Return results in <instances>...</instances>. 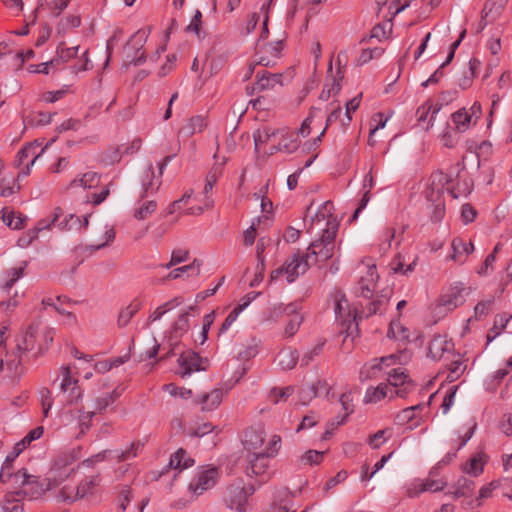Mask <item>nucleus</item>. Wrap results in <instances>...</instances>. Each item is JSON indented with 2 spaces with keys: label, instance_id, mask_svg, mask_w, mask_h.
Returning <instances> with one entry per match:
<instances>
[{
  "label": "nucleus",
  "instance_id": "obj_62",
  "mask_svg": "<svg viewBox=\"0 0 512 512\" xmlns=\"http://www.w3.org/2000/svg\"><path fill=\"white\" fill-rule=\"evenodd\" d=\"M63 396L64 405L72 406L73 404H77L83 398V390L80 385L72 386L68 388L66 391L61 392Z\"/></svg>",
  "mask_w": 512,
  "mask_h": 512
},
{
  "label": "nucleus",
  "instance_id": "obj_10",
  "mask_svg": "<svg viewBox=\"0 0 512 512\" xmlns=\"http://www.w3.org/2000/svg\"><path fill=\"white\" fill-rule=\"evenodd\" d=\"M482 116V105L475 101L469 108L462 107L451 114L453 129L465 133L474 127Z\"/></svg>",
  "mask_w": 512,
  "mask_h": 512
},
{
  "label": "nucleus",
  "instance_id": "obj_11",
  "mask_svg": "<svg viewBox=\"0 0 512 512\" xmlns=\"http://www.w3.org/2000/svg\"><path fill=\"white\" fill-rule=\"evenodd\" d=\"M253 486H245L242 481H237L226 488L224 501L230 509L245 512L248 498L254 493Z\"/></svg>",
  "mask_w": 512,
  "mask_h": 512
},
{
  "label": "nucleus",
  "instance_id": "obj_12",
  "mask_svg": "<svg viewBox=\"0 0 512 512\" xmlns=\"http://www.w3.org/2000/svg\"><path fill=\"white\" fill-rule=\"evenodd\" d=\"M311 265L306 255L295 254L287 259L282 267L271 273V279L276 280L285 276L287 282L292 283L299 275L304 274Z\"/></svg>",
  "mask_w": 512,
  "mask_h": 512
},
{
  "label": "nucleus",
  "instance_id": "obj_16",
  "mask_svg": "<svg viewBox=\"0 0 512 512\" xmlns=\"http://www.w3.org/2000/svg\"><path fill=\"white\" fill-rule=\"evenodd\" d=\"M270 457L264 453H253L248 460L246 468L249 477H257L260 483L268 481L273 472L270 469Z\"/></svg>",
  "mask_w": 512,
  "mask_h": 512
},
{
  "label": "nucleus",
  "instance_id": "obj_27",
  "mask_svg": "<svg viewBox=\"0 0 512 512\" xmlns=\"http://www.w3.org/2000/svg\"><path fill=\"white\" fill-rule=\"evenodd\" d=\"M452 254L449 258L456 263L464 264L467 257L474 251V245L470 242H465L462 238L456 237L451 242Z\"/></svg>",
  "mask_w": 512,
  "mask_h": 512
},
{
  "label": "nucleus",
  "instance_id": "obj_43",
  "mask_svg": "<svg viewBox=\"0 0 512 512\" xmlns=\"http://www.w3.org/2000/svg\"><path fill=\"white\" fill-rule=\"evenodd\" d=\"M299 360L297 350L292 348H284L277 355L278 365L283 370L293 369Z\"/></svg>",
  "mask_w": 512,
  "mask_h": 512
},
{
  "label": "nucleus",
  "instance_id": "obj_35",
  "mask_svg": "<svg viewBox=\"0 0 512 512\" xmlns=\"http://www.w3.org/2000/svg\"><path fill=\"white\" fill-rule=\"evenodd\" d=\"M283 49L282 41H276L273 43H268L264 45L261 50L262 54H270L272 58H269L265 55H262L258 58L257 64L268 67L275 64V60L280 57L281 51Z\"/></svg>",
  "mask_w": 512,
  "mask_h": 512
},
{
  "label": "nucleus",
  "instance_id": "obj_34",
  "mask_svg": "<svg viewBox=\"0 0 512 512\" xmlns=\"http://www.w3.org/2000/svg\"><path fill=\"white\" fill-rule=\"evenodd\" d=\"M264 440V429L251 427L245 430L242 443L247 450H254L260 448Z\"/></svg>",
  "mask_w": 512,
  "mask_h": 512
},
{
  "label": "nucleus",
  "instance_id": "obj_19",
  "mask_svg": "<svg viewBox=\"0 0 512 512\" xmlns=\"http://www.w3.org/2000/svg\"><path fill=\"white\" fill-rule=\"evenodd\" d=\"M364 269L365 271L362 272L363 274L358 281L356 292L362 297L369 299L376 290L379 275L375 265H366Z\"/></svg>",
  "mask_w": 512,
  "mask_h": 512
},
{
  "label": "nucleus",
  "instance_id": "obj_26",
  "mask_svg": "<svg viewBox=\"0 0 512 512\" xmlns=\"http://www.w3.org/2000/svg\"><path fill=\"white\" fill-rule=\"evenodd\" d=\"M48 490L46 480L41 483L36 476L32 475L29 481L26 482L23 490H18L16 492L22 499L27 498L29 500H34L40 498Z\"/></svg>",
  "mask_w": 512,
  "mask_h": 512
},
{
  "label": "nucleus",
  "instance_id": "obj_44",
  "mask_svg": "<svg viewBox=\"0 0 512 512\" xmlns=\"http://www.w3.org/2000/svg\"><path fill=\"white\" fill-rule=\"evenodd\" d=\"M194 465V460L188 456L186 450L180 448L171 455L169 467L182 471Z\"/></svg>",
  "mask_w": 512,
  "mask_h": 512
},
{
  "label": "nucleus",
  "instance_id": "obj_42",
  "mask_svg": "<svg viewBox=\"0 0 512 512\" xmlns=\"http://www.w3.org/2000/svg\"><path fill=\"white\" fill-rule=\"evenodd\" d=\"M512 370V356L505 362L504 367L499 368L493 374H491L485 384L488 390H495L501 381L511 372Z\"/></svg>",
  "mask_w": 512,
  "mask_h": 512
},
{
  "label": "nucleus",
  "instance_id": "obj_15",
  "mask_svg": "<svg viewBox=\"0 0 512 512\" xmlns=\"http://www.w3.org/2000/svg\"><path fill=\"white\" fill-rule=\"evenodd\" d=\"M40 145L37 142L29 143L18 151L15 158V166L20 169L17 180L29 175L31 167L44 152V148H40Z\"/></svg>",
  "mask_w": 512,
  "mask_h": 512
},
{
  "label": "nucleus",
  "instance_id": "obj_23",
  "mask_svg": "<svg viewBox=\"0 0 512 512\" xmlns=\"http://www.w3.org/2000/svg\"><path fill=\"white\" fill-rule=\"evenodd\" d=\"M440 109L441 106L438 103L432 100L425 101L416 111L418 125L422 126L425 130H429L434 125Z\"/></svg>",
  "mask_w": 512,
  "mask_h": 512
},
{
  "label": "nucleus",
  "instance_id": "obj_49",
  "mask_svg": "<svg viewBox=\"0 0 512 512\" xmlns=\"http://www.w3.org/2000/svg\"><path fill=\"white\" fill-rule=\"evenodd\" d=\"M417 256L411 261L408 265L405 264V258L401 254L396 255L390 262V269L394 273H399L402 275H408L413 272L417 265Z\"/></svg>",
  "mask_w": 512,
  "mask_h": 512
},
{
  "label": "nucleus",
  "instance_id": "obj_54",
  "mask_svg": "<svg viewBox=\"0 0 512 512\" xmlns=\"http://www.w3.org/2000/svg\"><path fill=\"white\" fill-rule=\"evenodd\" d=\"M434 395L435 394L430 395L429 401L427 404H417V405L410 406V407L403 409L400 412V414L398 415V418L404 422V421H411L417 417H421L420 413L423 410L428 409L429 404H430L431 400L433 399Z\"/></svg>",
  "mask_w": 512,
  "mask_h": 512
},
{
  "label": "nucleus",
  "instance_id": "obj_56",
  "mask_svg": "<svg viewBox=\"0 0 512 512\" xmlns=\"http://www.w3.org/2000/svg\"><path fill=\"white\" fill-rule=\"evenodd\" d=\"M140 450V444L131 443L125 450H112V460L123 462L135 458Z\"/></svg>",
  "mask_w": 512,
  "mask_h": 512
},
{
  "label": "nucleus",
  "instance_id": "obj_36",
  "mask_svg": "<svg viewBox=\"0 0 512 512\" xmlns=\"http://www.w3.org/2000/svg\"><path fill=\"white\" fill-rule=\"evenodd\" d=\"M68 4L69 0H39L35 10L33 11L31 22H36L39 13L44 9H49L55 16H58L67 8Z\"/></svg>",
  "mask_w": 512,
  "mask_h": 512
},
{
  "label": "nucleus",
  "instance_id": "obj_61",
  "mask_svg": "<svg viewBox=\"0 0 512 512\" xmlns=\"http://www.w3.org/2000/svg\"><path fill=\"white\" fill-rule=\"evenodd\" d=\"M122 391L118 388L114 389L110 393H106L102 395L101 397L96 398L95 400V408L98 411L105 410L107 407H109L111 404H113L117 398L120 397Z\"/></svg>",
  "mask_w": 512,
  "mask_h": 512
},
{
  "label": "nucleus",
  "instance_id": "obj_47",
  "mask_svg": "<svg viewBox=\"0 0 512 512\" xmlns=\"http://www.w3.org/2000/svg\"><path fill=\"white\" fill-rule=\"evenodd\" d=\"M79 52V46L74 47H66L65 43H60L56 50V56L53 58V60L57 61V69L60 70L62 64L67 63L71 61L72 59L76 58Z\"/></svg>",
  "mask_w": 512,
  "mask_h": 512
},
{
  "label": "nucleus",
  "instance_id": "obj_41",
  "mask_svg": "<svg viewBox=\"0 0 512 512\" xmlns=\"http://www.w3.org/2000/svg\"><path fill=\"white\" fill-rule=\"evenodd\" d=\"M269 512H295L292 495L286 490L280 491Z\"/></svg>",
  "mask_w": 512,
  "mask_h": 512
},
{
  "label": "nucleus",
  "instance_id": "obj_29",
  "mask_svg": "<svg viewBox=\"0 0 512 512\" xmlns=\"http://www.w3.org/2000/svg\"><path fill=\"white\" fill-rule=\"evenodd\" d=\"M445 488V483L442 480L427 479L425 481H416L411 484L407 489V495L410 498L418 496L425 491L437 492Z\"/></svg>",
  "mask_w": 512,
  "mask_h": 512
},
{
  "label": "nucleus",
  "instance_id": "obj_45",
  "mask_svg": "<svg viewBox=\"0 0 512 512\" xmlns=\"http://www.w3.org/2000/svg\"><path fill=\"white\" fill-rule=\"evenodd\" d=\"M475 487V483L472 480H469L465 477H461L452 491H449L448 494L452 495L455 499L458 498H470L473 494Z\"/></svg>",
  "mask_w": 512,
  "mask_h": 512
},
{
  "label": "nucleus",
  "instance_id": "obj_17",
  "mask_svg": "<svg viewBox=\"0 0 512 512\" xmlns=\"http://www.w3.org/2000/svg\"><path fill=\"white\" fill-rule=\"evenodd\" d=\"M219 471L215 467L201 469L193 481L190 482L188 490L195 496L203 494L211 489L217 482Z\"/></svg>",
  "mask_w": 512,
  "mask_h": 512
},
{
  "label": "nucleus",
  "instance_id": "obj_64",
  "mask_svg": "<svg viewBox=\"0 0 512 512\" xmlns=\"http://www.w3.org/2000/svg\"><path fill=\"white\" fill-rule=\"evenodd\" d=\"M318 390L316 384H304L298 391V398L302 405H307L317 396Z\"/></svg>",
  "mask_w": 512,
  "mask_h": 512
},
{
  "label": "nucleus",
  "instance_id": "obj_60",
  "mask_svg": "<svg viewBox=\"0 0 512 512\" xmlns=\"http://www.w3.org/2000/svg\"><path fill=\"white\" fill-rule=\"evenodd\" d=\"M510 319H512V315L510 317L500 316L499 318L495 319L494 326L487 332L486 335L487 344L491 343L504 331Z\"/></svg>",
  "mask_w": 512,
  "mask_h": 512
},
{
  "label": "nucleus",
  "instance_id": "obj_46",
  "mask_svg": "<svg viewBox=\"0 0 512 512\" xmlns=\"http://www.w3.org/2000/svg\"><path fill=\"white\" fill-rule=\"evenodd\" d=\"M80 24L81 17L79 14H68L59 20L56 26V32L58 35L65 36L70 31L79 27Z\"/></svg>",
  "mask_w": 512,
  "mask_h": 512
},
{
  "label": "nucleus",
  "instance_id": "obj_57",
  "mask_svg": "<svg viewBox=\"0 0 512 512\" xmlns=\"http://www.w3.org/2000/svg\"><path fill=\"white\" fill-rule=\"evenodd\" d=\"M157 209V202L154 200H146L139 204L134 210V218L137 220H145L149 218Z\"/></svg>",
  "mask_w": 512,
  "mask_h": 512
},
{
  "label": "nucleus",
  "instance_id": "obj_32",
  "mask_svg": "<svg viewBox=\"0 0 512 512\" xmlns=\"http://www.w3.org/2000/svg\"><path fill=\"white\" fill-rule=\"evenodd\" d=\"M100 183V176L98 173L89 171L82 175L75 177L69 185L67 186L68 190H74L77 188H82L84 190L95 188Z\"/></svg>",
  "mask_w": 512,
  "mask_h": 512
},
{
  "label": "nucleus",
  "instance_id": "obj_37",
  "mask_svg": "<svg viewBox=\"0 0 512 512\" xmlns=\"http://www.w3.org/2000/svg\"><path fill=\"white\" fill-rule=\"evenodd\" d=\"M56 381L60 382V392L66 391L68 388H71L72 386H76L79 384L77 373L73 371V367L69 364L62 365L59 368Z\"/></svg>",
  "mask_w": 512,
  "mask_h": 512
},
{
  "label": "nucleus",
  "instance_id": "obj_51",
  "mask_svg": "<svg viewBox=\"0 0 512 512\" xmlns=\"http://www.w3.org/2000/svg\"><path fill=\"white\" fill-rule=\"evenodd\" d=\"M387 336L391 339L404 342L409 339L410 332L409 329L401 323L400 319H393L390 322Z\"/></svg>",
  "mask_w": 512,
  "mask_h": 512
},
{
  "label": "nucleus",
  "instance_id": "obj_33",
  "mask_svg": "<svg viewBox=\"0 0 512 512\" xmlns=\"http://www.w3.org/2000/svg\"><path fill=\"white\" fill-rule=\"evenodd\" d=\"M223 390L213 389L209 393L197 397L196 402L201 405L203 411H213L219 407L223 400Z\"/></svg>",
  "mask_w": 512,
  "mask_h": 512
},
{
  "label": "nucleus",
  "instance_id": "obj_13",
  "mask_svg": "<svg viewBox=\"0 0 512 512\" xmlns=\"http://www.w3.org/2000/svg\"><path fill=\"white\" fill-rule=\"evenodd\" d=\"M173 156L169 155L163 158L161 162L158 164V173L156 174L152 165H149L143 172L141 176V187L142 193L141 198L147 197L149 195H154L160 188L162 183V175L172 160Z\"/></svg>",
  "mask_w": 512,
  "mask_h": 512
},
{
  "label": "nucleus",
  "instance_id": "obj_22",
  "mask_svg": "<svg viewBox=\"0 0 512 512\" xmlns=\"http://www.w3.org/2000/svg\"><path fill=\"white\" fill-rule=\"evenodd\" d=\"M405 356L404 353L400 355L391 354L388 356H383L379 359H374V361L370 365H365L360 371L361 379H370L377 377V372H380L384 369V367H389L391 365H395L398 362L400 363V358Z\"/></svg>",
  "mask_w": 512,
  "mask_h": 512
},
{
  "label": "nucleus",
  "instance_id": "obj_39",
  "mask_svg": "<svg viewBox=\"0 0 512 512\" xmlns=\"http://www.w3.org/2000/svg\"><path fill=\"white\" fill-rule=\"evenodd\" d=\"M207 127V120L203 115H196L189 118L185 125H183L179 134L184 137H191L196 133L202 132Z\"/></svg>",
  "mask_w": 512,
  "mask_h": 512
},
{
  "label": "nucleus",
  "instance_id": "obj_59",
  "mask_svg": "<svg viewBox=\"0 0 512 512\" xmlns=\"http://www.w3.org/2000/svg\"><path fill=\"white\" fill-rule=\"evenodd\" d=\"M294 393L292 386L287 387H274L268 394V399L273 404L285 402Z\"/></svg>",
  "mask_w": 512,
  "mask_h": 512
},
{
  "label": "nucleus",
  "instance_id": "obj_63",
  "mask_svg": "<svg viewBox=\"0 0 512 512\" xmlns=\"http://www.w3.org/2000/svg\"><path fill=\"white\" fill-rule=\"evenodd\" d=\"M18 293L15 292L13 296H11L6 301L0 302V316L4 318L11 319L12 313L19 306Z\"/></svg>",
  "mask_w": 512,
  "mask_h": 512
},
{
  "label": "nucleus",
  "instance_id": "obj_21",
  "mask_svg": "<svg viewBox=\"0 0 512 512\" xmlns=\"http://www.w3.org/2000/svg\"><path fill=\"white\" fill-rule=\"evenodd\" d=\"M465 286L463 283H455L449 290L439 298V306L447 311H452L465 302Z\"/></svg>",
  "mask_w": 512,
  "mask_h": 512
},
{
  "label": "nucleus",
  "instance_id": "obj_53",
  "mask_svg": "<svg viewBox=\"0 0 512 512\" xmlns=\"http://www.w3.org/2000/svg\"><path fill=\"white\" fill-rule=\"evenodd\" d=\"M323 118L322 111L320 108H312L309 112V115L302 122L298 132L296 135H300L302 137H307L311 131V125L319 120L321 122Z\"/></svg>",
  "mask_w": 512,
  "mask_h": 512
},
{
  "label": "nucleus",
  "instance_id": "obj_6",
  "mask_svg": "<svg viewBox=\"0 0 512 512\" xmlns=\"http://www.w3.org/2000/svg\"><path fill=\"white\" fill-rule=\"evenodd\" d=\"M432 177L433 182L438 181L453 198L467 196L472 190V183L460 164L450 167L446 173L437 172Z\"/></svg>",
  "mask_w": 512,
  "mask_h": 512
},
{
  "label": "nucleus",
  "instance_id": "obj_48",
  "mask_svg": "<svg viewBox=\"0 0 512 512\" xmlns=\"http://www.w3.org/2000/svg\"><path fill=\"white\" fill-rule=\"evenodd\" d=\"M0 512H24L22 498L17 495V492L6 494L0 503Z\"/></svg>",
  "mask_w": 512,
  "mask_h": 512
},
{
  "label": "nucleus",
  "instance_id": "obj_4",
  "mask_svg": "<svg viewBox=\"0 0 512 512\" xmlns=\"http://www.w3.org/2000/svg\"><path fill=\"white\" fill-rule=\"evenodd\" d=\"M389 297L388 293L379 294L376 298L369 303L367 307V312L362 311L363 315H359L356 310H351L348 304V300L346 299L344 294L338 293L335 296V307L334 312L336 319L341 322L343 326H347L348 328L352 323H354L359 317L360 319L364 317H369L375 314H382L388 305Z\"/></svg>",
  "mask_w": 512,
  "mask_h": 512
},
{
  "label": "nucleus",
  "instance_id": "obj_14",
  "mask_svg": "<svg viewBox=\"0 0 512 512\" xmlns=\"http://www.w3.org/2000/svg\"><path fill=\"white\" fill-rule=\"evenodd\" d=\"M150 29H139L128 40L124 53L128 64L139 65L145 60L143 47L148 39Z\"/></svg>",
  "mask_w": 512,
  "mask_h": 512
},
{
  "label": "nucleus",
  "instance_id": "obj_3",
  "mask_svg": "<svg viewBox=\"0 0 512 512\" xmlns=\"http://www.w3.org/2000/svg\"><path fill=\"white\" fill-rule=\"evenodd\" d=\"M253 137L256 149L262 144H268L270 142L276 143L269 148V154L271 155L276 152L292 154L297 151L301 144L298 135L287 127L273 128L264 126L258 129L253 134Z\"/></svg>",
  "mask_w": 512,
  "mask_h": 512
},
{
  "label": "nucleus",
  "instance_id": "obj_1",
  "mask_svg": "<svg viewBox=\"0 0 512 512\" xmlns=\"http://www.w3.org/2000/svg\"><path fill=\"white\" fill-rule=\"evenodd\" d=\"M304 223L307 233L316 236L307 248L306 258L312 265L323 264L334 256L336 249L339 220L334 215L333 203L323 202L314 213L309 207Z\"/></svg>",
  "mask_w": 512,
  "mask_h": 512
},
{
  "label": "nucleus",
  "instance_id": "obj_5",
  "mask_svg": "<svg viewBox=\"0 0 512 512\" xmlns=\"http://www.w3.org/2000/svg\"><path fill=\"white\" fill-rule=\"evenodd\" d=\"M102 486L101 474L88 475L82 478L77 486H63L57 493V499L62 502L74 503L82 499L96 498Z\"/></svg>",
  "mask_w": 512,
  "mask_h": 512
},
{
  "label": "nucleus",
  "instance_id": "obj_31",
  "mask_svg": "<svg viewBox=\"0 0 512 512\" xmlns=\"http://www.w3.org/2000/svg\"><path fill=\"white\" fill-rule=\"evenodd\" d=\"M396 396V394L393 392V389L390 387V385L385 383H380L376 387H369L366 390L365 396H364V402L365 403H378L381 400L388 398L392 399Z\"/></svg>",
  "mask_w": 512,
  "mask_h": 512
},
{
  "label": "nucleus",
  "instance_id": "obj_52",
  "mask_svg": "<svg viewBox=\"0 0 512 512\" xmlns=\"http://www.w3.org/2000/svg\"><path fill=\"white\" fill-rule=\"evenodd\" d=\"M288 322L286 323L284 330H283V337L284 338H291L293 337L299 330L302 322H303V316L299 312V308L289 314L288 316Z\"/></svg>",
  "mask_w": 512,
  "mask_h": 512
},
{
  "label": "nucleus",
  "instance_id": "obj_28",
  "mask_svg": "<svg viewBox=\"0 0 512 512\" xmlns=\"http://www.w3.org/2000/svg\"><path fill=\"white\" fill-rule=\"evenodd\" d=\"M26 269V263H22L19 266L11 267L6 269L2 273L0 280V289L5 292H9L12 287L24 276Z\"/></svg>",
  "mask_w": 512,
  "mask_h": 512
},
{
  "label": "nucleus",
  "instance_id": "obj_50",
  "mask_svg": "<svg viewBox=\"0 0 512 512\" xmlns=\"http://www.w3.org/2000/svg\"><path fill=\"white\" fill-rule=\"evenodd\" d=\"M339 401H340V404H341L342 409L344 411V415L343 416H337L335 418V420L333 421L332 425H336V426L343 425L347 421L349 415L352 414L353 411H354L353 397H352L350 392L343 393L340 396Z\"/></svg>",
  "mask_w": 512,
  "mask_h": 512
},
{
  "label": "nucleus",
  "instance_id": "obj_20",
  "mask_svg": "<svg viewBox=\"0 0 512 512\" xmlns=\"http://www.w3.org/2000/svg\"><path fill=\"white\" fill-rule=\"evenodd\" d=\"M272 0H264L260 6L259 12L253 13L250 18L247 20L245 24V33H252L258 23L262 22V32L261 38H266L268 34V21H269V11Z\"/></svg>",
  "mask_w": 512,
  "mask_h": 512
},
{
  "label": "nucleus",
  "instance_id": "obj_18",
  "mask_svg": "<svg viewBox=\"0 0 512 512\" xmlns=\"http://www.w3.org/2000/svg\"><path fill=\"white\" fill-rule=\"evenodd\" d=\"M387 375V384L390 385L396 396L404 398L414 389V384L403 367L393 368L387 372Z\"/></svg>",
  "mask_w": 512,
  "mask_h": 512
},
{
  "label": "nucleus",
  "instance_id": "obj_9",
  "mask_svg": "<svg viewBox=\"0 0 512 512\" xmlns=\"http://www.w3.org/2000/svg\"><path fill=\"white\" fill-rule=\"evenodd\" d=\"M192 196V190L186 191L181 198L171 202L165 208V210L163 211V216L168 217L171 215H176V220H178L181 215H200L205 210L210 209L213 206V199L211 197H207L203 205H194L186 207L190 200L192 199Z\"/></svg>",
  "mask_w": 512,
  "mask_h": 512
},
{
  "label": "nucleus",
  "instance_id": "obj_24",
  "mask_svg": "<svg viewBox=\"0 0 512 512\" xmlns=\"http://www.w3.org/2000/svg\"><path fill=\"white\" fill-rule=\"evenodd\" d=\"M73 472L74 468L70 464H62L60 460H56L51 468L50 476L46 479L48 489L56 488L68 479Z\"/></svg>",
  "mask_w": 512,
  "mask_h": 512
},
{
  "label": "nucleus",
  "instance_id": "obj_8",
  "mask_svg": "<svg viewBox=\"0 0 512 512\" xmlns=\"http://www.w3.org/2000/svg\"><path fill=\"white\" fill-rule=\"evenodd\" d=\"M62 216V209L55 208L49 216L42 218L37 222L33 232V237H36L38 232L51 229L52 227H57L59 230L64 231L72 229L80 230L82 228L85 229L88 226V216L83 217V220H81L80 217L70 214L66 215L61 220Z\"/></svg>",
  "mask_w": 512,
  "mask_h": 512
},
{
  "label": "nucleus",
  "instance_id": "obj_2",
  "mask_svg": "<svg viewBox=\"0 0 512 512\" xmlns=\"http://www.w3.org/2000/svg\"><path fill=\"white\" fill-rule=\"evenodd\" d=\"M56 330L40 324H31L16 338L15 349L6 351V364L11 373H16L22 363V357L28 352L35 355L45 353L54 341Z\"/></svg>",
  "mask_w": 512,
  "mask_h": 512
},
{
  "label": "nucleus",
  "instance_id": "obj_55",
  "mask_svg": "<svg viewBox=\"0 0 512 512\" xmlns=\"http://www.w3.org/2000/svg\"><path fill=\"white\" fill-rule=\"evenodd\" d=\"M182 303V298L175 297L164 304L158 306L150 315L149 320L151 322L160 320L168 311L178 307Z\"/></svg>",
  "mask_w": 512,
  "mask_h": 512
},
{
  "label": "nucleus",
  "instance_id": "obj_58",
  "mask_svg": "<svg viewBox=\"0 0 512 512\" xmlns=\"http://www.w3.org/2000/svg\"><path fill=\"white\" fill-rule=\"evenodd\" d=\"M392 436L390 428L378 430L376 433L370 435L367 439L368 445L372 449H378L384 445Z\"/></svg>",
  "mask_w": 512,
  "mask_h": 512
},
{
  "label": "nucleus",
  "instance_id": "obj_25",
  "mask_svg": "<svg viewBox=\"0 0 512 512\" xmlns=\"http://www.w3.org/2000/svg\"><path fill=\"white\" fill-rule=\"evenodd\" d=\"M178 364L181 377L189 376L192 372L202 369L200 356L191 350L185 351L179 356Z\"/></svg>",
  "mask_w": 512,
  "mask_h": 512
},
{
  "label": "nucleus",
  "instance_id": "obj_38",
  "mask_svg": "<svg viewBox=\"0 0 512 512\" xmlns=\"http://www.w3.org/2000/svg\"><path fill=\"white\" fill-rule=\"evenodd\" d=\"M142 306V300L135 298L126 307L122 308L117 318L118 327H126L130 323L131 319L140 311Z\"/></svg>",
  "mask_w": 512,
  "mask_h": 512
},
{
  "label": "nucleus",
  "instance_id": "obj_7",
  "mask_svg": "<svg viewBox=\"0 0 512 512\" xmlns=\"http://www.w3.org/2000/svg\"><path fill=\"white\" fill-rule=\"evenodd\" d=\"M93 411H84L81 408L63 405L58 414L59 422L62 427L68 429L72 436L80 438L90 429Z\"/></svg>",
  "mask_w": 512,
  "mask_h": 512
},
{
  "label": "nucleus",
  "instance_id": "obj_30",
  "mask_svg": "<svg viewBox=\"0 0 512 512\" xmlns=\"http://www.w3.org/2000/svg\"><path fill=\"white\" fill-rule=\"evenodd\" d=\"M488 461V457L484 452L473 454L462 466L464 473L477 477L484 471V467Z\"/></svg>",
  "mask_w": 512,
  "mask_h": 512
},
{
  "label": "nucleus",
  "instance_id": "obj_40",
  "mask_svg": "<svg viewBox=\"0 0 512 512\" xmlns=\"http://www.w3.org/2000/svg\"><path fill=\"white\" fill-rule=\"evenodd\" d=\"M282 76L280 74H272L266 70L257 72V81L254 84L253 90L263 91L273 88L276 84L281 83Z\"/></svg>",
  "mask_w": 512,
  "mask_h": 512
}]
</instances>
